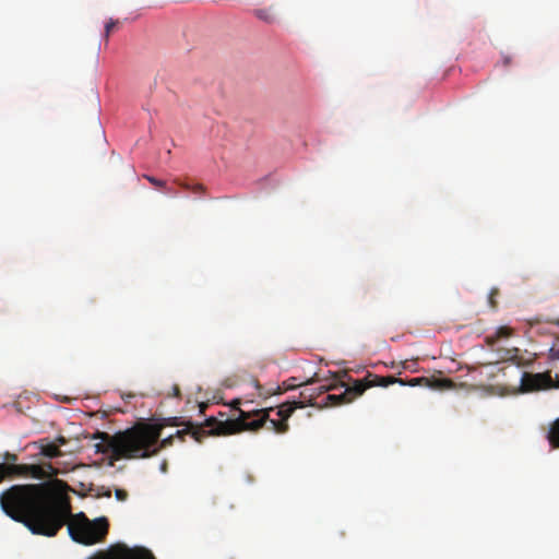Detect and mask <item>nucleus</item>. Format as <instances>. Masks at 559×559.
I'll return each instance as SVG.
<instances>
[{
    "mask_svg": "<svg viewBox=\"0 0 559 559\" xmlns=\"http://www.w3.org/2000/svg\"><path fill=\"white\" fill-rule=\"evenodd\" d=\"M0 507L35 535L53 537L67 525L71 539L84 546L104 542L109 531L105 516L90 520L84 512L73 514L69 498L51 483L13 485L0 493Z\"/></svg>",
    "mask_w": 559,
    "mask_h": 559,
    "instance_id": "obj_1",
    "label": "nucleus"
},
{
    "mask_svg": "<svg viewBox=\"0 0 559 559\" xmlns=\"http://www.w3.org/2000/svg\"><path fill=\"white\" fill-rule=\"evenodd\" d=\"M163 427L159 424L141 423L114 436L97 432L93 438L102 439L106 443L105 448L103 444H96L97 452L109 451L115 460H132L156 455L162 449L170 447L176 437L183 440L185 435H191L187 426L186 429L160 440Z\"/></svg>",
    "mask_w": 559,
    "mask_h": 559,
    "instance_id": "obj_2",
    "label": "nucleus"
},
{
    "mask_svg": "<svg viewBox=\"0 0 559 559\" xmlns=\"http://www.w3.org/2000/svg\"><path fill=\"white\" fill-rule=\"evenodd\" d=\"M395 382H401L393 376L382 377L373 373H368L365 378L355 380L353 385L347 386L341 394H328L325 400L331 406H337L353 402L356 397L364 394V392L372 386H388Z\"/></svg>",
    "mask_w": 559,
    "mask_h": 559,
    "instance_id": "obj_3",
    "label": "nucleus"
},
{
    "mask_svg": "<svg viewBox=\"0 0 559 559\" xmlns=\"http://www.w3.org/2000/svg\"><path fill=\"white\" fill-rule=\"evenodd\" d=\"M272 407L257 409L253 412L239 411V415L235 419H227L225 427L229 433H238L245 430L257 431L265 424H269V414Z\"/></svg>",
    "mask_w": 559,
    "mask_h": 559,
    "instance_id": "obj_4",
    "label": "nucleus"
},
{
    "mask_svg": "<svg viewBox=\"0 0 559 559\" xmlns=\"http://www.w3.org/2000/svg\"><path fill=\"white\" fill-rule=\"evenodd\" d=\"M3 480L19 476H31L35 479H45L58 475V468L50 463L37 464H4L1 463Z\"/></svg>",
    "mask_w": 559,
    "mask_h": 559,
    "instance_id": "obj_5",
    "label": "nucleus"
},
{
    "mask_svg": "<svg viewBox=\"0 0 559 559\" xmlns=\"http://www.w3.org/2000/svg\"><path fill=\"white\" fill-rule=\"evenodd\" d=\"M94 559H156L153 552L141 546L129 547L126 544H116L107 551L99 554Z\"/></svg>",
    "mask_w": 559,
    "mask_h": 559,
    "instance_id": "obj_6",
    "label": "nucleus"
},
{
    "mask_svg": "<svg viewBox=\"0 0 559 559\" xmlns=\"http://www.w3.org/2000/svg\"><path fill=\"white\" fill-rule=\"evenodd\" d=\"M226 420H218L215 417L211 416L204 421V426H195L193 423L189 421L188 427L190 429L191 436L195 439V441L201 442L203 438L214 435H230L225 431L228 427H225Z\"/></svg>",
    "mask_w": 559,
    "mask_h": 559,
    "instance_id": "obj_7",
    "label": "nucleus"
},
{
    "mask_svg": "<svg viewBox=\"0 0 559 559\" xmlns=\"http://www.w3.org/2000/svg\"><path fill=\"white\" fill-rule=\"evenodd\" d=\"M297 408L299 407L296 401L281 404L277 409V416L280 419H270L267 429L273 430L276 433H286L289 429V425L287 423L288 418Z\"/></svg>",
    "mask_w": 559,
    "mask_h": 559,
    "instance_id": "obj_8",
    "label": "nucleus"
},
{
    "mask_svg": "<svg viewBox=\"0 0 559 559\" xmlns=\"http://www.w3.org/2000/svg\"><path fill=\"white\" fill-rule=\"evenodd\" d=\"M521 386L524 391L542 390L551 386H559V384H552V379L548 373H526L524 372L521 377Z\"/></svg>",
    "mask_w": 559,
    "mask_h": 559,
    "instance_id": "obj_9",
    "label": "nucleus"
},
{
    "mask_svg": "<svg viewBox=\"0 0 559 559\" xmlns=\"http://www.w3.org/2000/svg\"><path fill=\"white\" fill-rule=\"evenodd\" d=\"M420 381H427L428 385L432 389H439V390H449L453 389L455 384L451 379L448 378H441V379H432L428 380L426 378H415L411 380V385H415L419 383Z\"/></svg>",
    "mask_w": 559,
    "mask_h": 559,
    "instance_id": "obj_10",
    "label": "nucleus"
},
{
    "mask_svg": "<svg viewBox=\"0 0 559 559\" xmlns=\"http://www.w3.org/2000/svg\"><path fill=\"white\" fill-rule=\"evenodd\" d=\"M545 438L549 441L551 449L559 448V418L549 424L548 427H543Z\"/></svg>",
    "mask_w": 559,
    "mask_h": 559,
    "instance_id": "obj_11",
    "label": "nucleus"
},
{
    "mask_svg": "<svg viewBox=\"0 0 559 559\" xmlns=\"http://www.w3.org/2000/svg\"><path fill=\"white\" fill-rule=\"evenodd\" d=\"M253 14L257 19L267 24H272L276 21V16L272 10V8L266 9H255L253 10Z\"/></svg>",
    "mask_w": 559,
    "mask_h": 559,
    "instance_id": "obj_12",
    "label": "nucleus"
},
{
    "mask_svg": "<svg viewBox=\"0 0 559 559\" xmlns=\"http://www.w3.org/2000/svg\"><path fill=\"white\" fill-rule=\"evenodd\" d=\"M317 393L313 390L306 389L300 392V400L296 401L298 403V407L302 408L307 405H314V400L317 397Z\"/></svg>",
    "mask_w": 559,
    "mask_h": 559,
    "instance_id": "obj_13",
    "label": "nucleus"
},
{
    "mask_svg": "<svg viewBox=\"0 0 559 559\" xmlns=\"http://www.w3.org/2000/svg\"><path fill=\"white\" fill-rule=\"evenodd\" d=\"M512 333H513L512 329H510L508 326H499L496 330L495 335L487 337V342H488V344L492 345L495 342H497L500 338L510 337L512 335Z\"/></svg>",
    "mask_w": 559,
    "mask_h": 559,
    "instance_id": "obj_14",
    "label": "nucleus"
},
{
    "mask_svg": "<svg viewBox=\"0 0 559 559\" xmlns=\"http://www.w3.org/2000/svg\"><path fill=\"white\" fill-rule=\"evenodd\" d=\"M40 453L49 459L58 457L61 455L59 445L56 443H46L40 447Z\"/></svg>",
    "mask_w": 559,
    "mask_h": 559,
    "instance_id": "obj_15",
    "label": "nucleus"
},
{
    "mask_svg": "<svg viewBox=\"0 0 559 559\" xmlns=\"http://www.w3.org/2000/svg\"><path fill=\"white\" fill-rule=\"evenodd\" d=\"M176 182L181 188L190 190L194 194H204L206 191V188L202 183L190 185L186 181H178V180H176Z\"/></svg>",
    "mask_w": 559,
    "mask_h": 559,
    "instance_id": "obj_16",
    "label": "nucleus"
},
{
    "mask_svg": "<svg viewBox=\"0 0 559 559\" xmlns=\"http://www.w3.org/2000/svg\"><path fill=\"white\" fill-rule=\"evenodd\" d=\"M144 178L157 188H165L166 186V182L164 180L157 179L153 176L144 175Z\"/></svg>",
    "mask_w": 559,
    "mask_h": 559,
    "instance_id": "obj_17",
    "label": "nucleus"
},
{
    "mask_svg": "<svg viewBox=\"0 0 559 559\" xmlns=\"http://www.w3.org/2000/svg\"><path fill=\"white\" fill-rule=\"evenodd\" d=\"M4 464H16L17 455L15 453L5 452L3 454Z\"/></svg>",
    "mask_w": 559,
    "mask_h": 559,
    "instance_id": "obj_18",
    "label": "nucleus"
},
{
    "mask_svg": "<svg viewBox=\"0 0 559 559\" xmlns=\"http://www.w3.org/2000/svg\"><path fill=\"white\" fill-rule=\"evenodd\" d=\"M345 386V383L342 381V380H338L337 382L333 383L332 385H329V386H320V392H328L332 389H336V388H343Z\"/></svg>",
    "mask_w": 559,
    "mask_h": 559,
    "instance_id": "obj_19",
    "label": "nucleus"
},
{
    "mask_svg": "<svg viewBox=\"0 0 559 559\" xmlns=\"http://www.w3.org/2000/svg\"><path fill=\"white\" fill-rule=\"evenodd\" d=\"M296 385H292V386H288L287 389H282L281 386H277L275 391H267L266 393H262V392H259V395L260 396H269V395H272V394H281L283 393L285 390H288V389H293L295 388Z\"/></svg>",
    "mask_w": 559,
    "mask_h": 559,
    "instance_id": "obj_20",
    "label": "nucleus"
},
{
    "mask_svg": "<svg viewBox=\"0 0 559 559\" xmlns=\"http://www.w3.org/2000/svg\"><path fill=\"white\" fill-rule=\"evenodd\" d=\"M117 22L114 21V20H110L109 22L106 23L105 25V37L106 39H108L110 33L112 32L114 27L116 26Z\"/></svg>",
    "mask_w": 559,
    "mask_h": 559,
    "instance_id": "obj_21",
    "label": "nucleus"
},
{
    "mask_svg": "<svg viewBox=\"0 0 559 559\" xmlns=\"http://www.w3.org/2000/svg\"><path fill=\"white\" fill-rule=\"evenodd\" d=\"M115 496L119 501H126L128 499V492L124 489H116Z\"/></svg>",
    "mask_w": 559,
    "mask_h": 559,
    "instance_id": "obj_22",
    "label": "nucleus"
},
{
    "mask_svg": "<svg viewBox=\"0 0 559 559\" xmlns=\"http://www.w3.org/2000/svg\"><path fill=\"white\" fill-rule=\"evenodd\" d=\"M497 295H498V289L497 288L491 289L490 295H489V304L492 308H496L495 298Z\"/></svg>",
    "mask_w": 559,
    "mask_h": 559,
    "instance_id": "obj_23",
    "label": "nucleus"
},
{
    "mask_svg": "<svg viewBox=\"0 0 559 559\" xmlns=\"http://www.w3.org/2000/svg\"><path fill=\"white\" fill-rule=\"evenodd\" d=\"M171 390H173V393H171L173 396L180 397L181 393H180V389L177 384L173 385Z\"/></svg>",
    "mask_w": 559,
    "mask_h": 559,
    "instance_id": "obj_24",
    "label": "nucleus"
},
{
    "mask_svg": "<svg viewBox=\"0 0 559 559\" xmlns=\"http://www.w3.org/2000/svg\"><path fill=\"white\" fill-rule=\"evenodd\" d=\"M239 405H240V400L239 399H235L231 403H230V406L235 409H237L238 412L241 411L239 408Z\"/></svg>",
    "mask_w": 559,
    "mask_h": 559,
    "instance_id": "obj_25",
    "label": "nucleus"
},
{
    "mask_svg": "<svg viewBox=\"0 0 559 559\" xmlns=\"http://www.w3.org/2000/svg\"><path fill=\"white\" fill-rule=\"evenodd\" d=\"M502 62H503L504 67L510 66L511 64V57L510 56H503Z\"/></svg>",
    "mask_w": 559,
    "mask_h": 559,
    "instance_id": "obj_26",
    "label": "nucleus"
},
{
    "mask_svg": "<svg viewBox=\"0 0 559 559\" xmlns=\"http://www.w3.org/2000/svg\"><path fill=\"white\" fill-rule=\"evenodd\" d=\"M57 442H58L57 444H58L59 447H60V445H63V444L66 443V439H64V437H59V438H57Z\"/></svg>",
    "mask_w": 559,
    "mask_h": 559,
    "instance_id": "obj_27",
    "label": "nucleus"
},
{
    "mask_svg": "<svg viewBox=\"0 0 559 559\" xmlns=\"http://www.w3.org/2000/svg\"><path fill=\"white\" fill-rule=\"evenodd\" d=\"M254 386L260 391L262 389V386L260 385V383L255 380L254 381Z\"/></svg>",
    "mask_w": 559,
    "mask_h": 559,
    "instance_id": "obj_28",
    "label": "nucleus"
},
{
    "mask_svg": "<svg viewBox=\"0 0 559 559\" xmlns=\"http://www.w3.org/2000/svg\"><path fill=\"white\" fill-rule=\"evenodd\" d=\"M162 469H163V471H166V463H164V464L162 465Z\"/></svg>",
    "mask_w": 559,
    "mask_h": 559,
    "instance_id": "obj_29",
    "label": "nucleus"
},
{
    "mask_svg": "<svg viewBox=\"0 0 559 559\" xmlns=\"http://www.w3.org/2000/svg\"><path fill=\"white\" fill-rule=\"evenodd\" d=\"M205 408V404H201V412Z\"/></svg>",
    "mask_w": 559,
    "mask_h": 559,
    "instance_id": "obj_30",
    "label": "nucleus"
},
{
    "mask_svg": "<svg viewBox=\"0 0 559 559\" xmlns=\"http://www.w3.org/2000/svg\"><path fill=\"white\" fill-rule=\"evenodd\" d=\"M511 352L518 353V348H514L513 350H508V353H511Z\"/></svg>",
    "mask_w": 559,
    "mask_h": 559,
    "instance_id": "obj_31",
    "label": "nucleus"
}]
</instances>
